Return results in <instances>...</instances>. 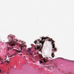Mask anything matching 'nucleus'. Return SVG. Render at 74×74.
<instances>
[{
    "label": "nucleus",
    "mask_w": 74,
    "mask_h": 74,
    "mask_svg": "<svg viewBox=\"0 0 74 74\" xmlns=\"http://www.w3.org/2000/svg\"><path fill=\"white\" fill-rule=\"evenodd\" d=\"M3 64V63H1V64Z\"/></svg>",
    "instance_id": "nucleus-14"
},
{
    "label": "nucleus",
    "mask_w": 74,
    "mask_h": 74,
    "mask_svg": "<svg viewBox=\"0 0 74 74\" xmlns=\"http://www.w3.org/2000/svg\"><path fill=\"white\" fill-rule=\"evenodd\" d=\"M48 38H49V39L48 40V41L52 42L51 43V44H52V50L53 51V52H54V51H55V52H56V51H57V49L55 47V44H54V42H55L54 40H52V39L49 38L47 37L44 38L42 37V38L41 40H38V41H39V42H37V40H35L34 41V44H36V45L34 46L36 49H37L39 51H41L42 49V47H43L44 43V42H45V40H46V39H48Z\"/></svg>",
    "instance_id": "nucleus-1"
},
{
    "label": "nucleus",
    "mask_w": 74,
    "mask_h": 74,
    "mask_svg": "<svg viewBox=\"0 0 74 74\" xmlns=\"http://www.w3.org/2000/svg\"><path fill=\"white\" fill-rule=\"evenodd\" d=\"M39 62H40V64H41V63H43V62H42V61L41 60H39Z\"/></svg>",
    "instance_id": "nucleus-8"
},
{
    "label": "nucleus",
    "mask_w": 74,
    "mask_h": 74,
    "mask_svg": "<svg viewBox=\"0 0 74 74\" xmlns=\"http://www.w3.org/2000/svg\"><path fill=\"white\" fill-rule=\"evenodd\" d=\"M27 55H29V54H27Z\"/></svg>",
    "instance_id": "nucleus-16"
},
{
    "label": "nucleus",
    "mask_w": 74,
    "mask_h": 74,
    "mask_svg": "<svg viewBox=\"0 0 74 74\" xmlns=\"http://www.w3.org/2000/svg\"><path fill=\"white\" fill-rule=\"evenodd\" d=\"M21 55H22V54H21Z\"/></svg>",
    "instance_id": "nucleus-18"
},
{
    "label": "nucleus",
    "mask_w": 74,
    "mask_h": 74,
    "mask_svg": "<svg viewBox=\"0 0 74 74\" xmlns=\"http://www.w3.org/2000/svg\"><path fill=\"white\" fill-rule=\"evenodd\" d=\"M44 63H45V62H47V61L45 60H44Z\"/></svg>",
    "instance_id": "nucleus-10"
},
{
    "label": "nucleus",
    "mask_w": 74,
    "mask_h": 74,
    "mask_svg": "<svg viewBox=\"0 0 74 74\" xmlns=\"http://www.w3.org/2000/svg\"><path fill=\"white\" fill-rule=\"evenodd\" d=\"M10 57H12V56H11Z\"/></svg>",
    "instance_id": "nucleus-19"
},
{
    "label": "nucleus",
    "mask_w": 74,
    "mask_h": 74,
    "mask_svg": "<svg viewBox=\"0 0 74 74\" xmlns=\"http://www.w3.org/2000/svg\"><path fill=\"white\" fill-rule=\"evenodd\" d=\"M40 57V58H41L40 57Z\"/></svg>",
    "instance_id": "nucleus-20"
},
{
    "label": "nucleus",
    "mask_w": 74,
    "mask_h": 74,
    "mask_svg": "<svg viewBox=\"0 0 74 74\" xmlns=\"http://www.w3.org/2000/svg\"><path fill=\"white\" fill-rule=\"evenodd\" d=\"M54 68H55V69H56L57 68L56 67H57V66H54Z\"/></svg>",
    "instance_id": "nucleus-12"
},
{
    "label": "nucleus",
    "mask_w": 74,
    "mask_h": 74,
    "mask_svg": "<svg viewBox=\"0 0 74 74\" xmlns=\"http://www.w3.org/2000/svg\"><path fill=\"white\" fill-rule=\"evenodd\" d=\"M9 37H10V38L11 39L10 40V42H8V45H9L10 47V46H14V45H15V44H16V42L14 40H13V39L11 38V36H8Z\"/></svg>",
    "instance_id": "nucleus-2"
},
{
    "label": "nucleus",
    "mask_w": 74,
    "mask_h": 74,
    "mask_svg": "<svg viewBox=\"0 0 74 74\" xmlns=\"http://www.w3.org/2000/svg\"><path fill=\"white\" fill-rule=\"evenodd\" d=\"M51 56L52 57V58H54L55 56V54H54V53H51Z\"/></svg>",
    "instance_id": "nucleus-5"
},
{
    "label": "nucleus",
    "mask_w": 74,
    "mask_h": 74,
    "mask_svg": "<svg viewBox=\"0 0 74 74\" xmlns=\"http://www.w3.org/2000/svg\"><path fill=\"white\" fill-rule=\"evenodd\" d=\"M10 62V61H8L7 60H6L5 61H4V62H7V65H8V64H9V62Z\"/></svg>",
    "instance_id": "nucleus-6"
},
{
    "label": "nucleus",
    "mask_w": 74,
    "mask_h": 74,
    "mask_svg": "<svg viewBox=\"0 0 74 74\" xmlns=\"http://www.w3.org/2000/svg\"><path fill=\"white\" fill-rule=\"evenodd\" d=\"M48 67H49V66H48Z\"/></svg>",
    "instance_id": "nucleus-21"
},
{
    "label": "nucleus",
    "mask_w": 74,
    "mask_h": 74,
    "mask_svg": "<svg viewBox=\"0 0 74 74\" xmlns=\"http://www.w3.org/2000/svg\"><path fill=\"white\" fill-rule=\"evenodd\" d=\"M17 53H15V55H17Z\"/></svg>",
    "instance_id": "nucleus-15"
},
{
    "label": "nucleus",
    "mask_w": 74,
    "mask_h": 74,
    "mask_svg": "<svg viewBox=\"0 0 74 74\" xmlns=\"http://www.w3.org/2000/svg\"><path fill=\"white\" fill-rule=\"evenodd\" d=\"M60 58L62 60H64V58Z\"/></svg>",
    "instance_id": "nucleus-13"
},
{
    "label": "nucleus",
    "mask_w": 74,
    "mask_h": 74,
    "mask_svg": "<svg viewBox=\"0 0 74 74\" xmlns=\"http://www.w3.org/2000/svg\"><path fill=\"white\" fill-rule=\"evenodd\" d=\"M14 48V47H12V49L11 50V51H12V50H14V49H12Z\"/></svg>",
    "instance_id": "nucleus-11"
},
{
    "label": "nucleus",
    "mask_w": 74,
    "mask_h": 74,
    "mask_svg": "<svg viewBox=\"0 0 74 74\" xmlns=\"http://www.w3.org/2000/svg\"><path fill=\"white\" fill-rule=\"evenodd\" d=\"M23 47H24L23 46H21V50L20 51H19L18 50H16V52H17V53H20V52H22V50L23 49V48H23Z\"/></svg>",
    "instance_id": "nucleus-4"
},
{
    "label": "nucleus",
    "mask_w": 74,
    "mask_h": 74,
    "mask_svg": "<svg viewBox=\"0 0 74 74\" xmlns=\"http://www.w3.org/2000/svg\"><path fill=\"white\" fill-rule=\"evenodd\" d=\"M1 73V70H0V73Z\"/></svg>",
    "instance_id": "nucleus-17"
},
{
    "label": "nucleus",
    "mask_w": 74,
    "mask_h": 74,
    "mask_svg": "<svg viewBox=\"0 0 74 74\" xmlns=\"http://www.w3.org/2000/svg\"><path fill=\"white\" fill-rule=\"evenodd\" d=\"M39 56H40V55L41 56V58H43V57H42V55H41V54H39Z\"/></svg>",
    "instance_id": "nucleus-9"
},
{
    "label": "nucleus",
    "mask_w": 74,
    "mask_h": 74,
    "mask_svg": "<svg viewBox=\"0 0 74 74\" xmlns=\"http://www.w3.org/2000/svg\"><path fill=\"white\" fill-rule=\"evenodd\" d=\"M28 50L27 51V52H28L29 53L30 55H33V51H32L31 49L30 48H28Z\"/></svg>",
    "instance_id": "nucleus-3"
},
{
    "label": "nucleus",
    "mask_w": 74,
    "mask_h": 74,
    "mask_svg": "<svg viewBox=\"0 0 74 74\" xmlns=\"http://www.w3.org/2000/svg\"><path fill=\"white\" fill-rule=\"evenodd\" d=\"M12 49L11 48L9 47L8 48V51L9 50H10V51H11Z\"/></svg>",
    "instance_id": "nucleus-7"
}]
</instances>
